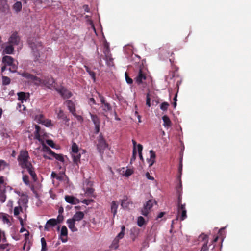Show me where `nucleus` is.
Wrapping results in <instances>:
<instances>
[{"mask_svg":"<svg viewBox=\"0 0 251 251\" xmlns=\"http://www.w3.org/2000/svg\"><path fill=\"white\" fill-rule=\"evenodd\" d=\"M30 157L28 151L21 150L17 158L19 165L23 169H26L34 181L37 179V176L34 168L30 161Z\"/></svg>","mask_w":251,"mask_h":251,"instance_id":"1","label":"nucleus"},{"mask_svg":"<svg viewBox=\"0 0 251 251\" xmlns=\"http://www.w3.org/2000/svg\"><path fill=\"white\" fill-rule=\"evenodd\" d=\"M28 42L29 46L32 50L34 61H39L40 57V51L43 48L41 42L34 38H29Z\"/></svg>","mask_w":251,"mask_h":251,"instance_id":"2","label":"nucleus"},{"mask_svg":"<svg viewBox=\"0 0 251 251\" xmlns=\"http://www.w3.org/2000/svg\"><path fill=\"white\" fill-rule=\"evenodd\" d=\"M93 182L88 179H86L83 183V190L84 191L85 196L88 197H96L94 191L95 189L93 187Z\"/></svg>","mask_w":251,"mask_h":251,"instance_id":"3","label":"nucleus"},{"mask_svg":"<svg viewBox=\"0 0 251 251\" xmlns=\"http://www.w3.org/2000/svg\"><path fill=\"white\" fill-rule=\"evenodd\" d=\"M108 145L104 139L103 136L100 133L97 139L96 146L99 152L103 153L104 150L108 147Z\"/></svg>","mask_w":251,"mask_h":251,"instance_id":"4","label":"nucleus"},{"mask_svg":"<svg viewBox=\"0 0 251 251\" xmlns=\"http://www.w3.org/2000/svg\"><path fill=\"white\" fill-rule=\"evenodd\" d=\"M18 74L23 77L34 82V84L39 86L41 83V78L26 72H18Z\"/></svg>","mask_w":251,"mask_h":251,"instance_id":"5","label":"nucleus"},{"mask_svg":"<svg viewBox=\"0 0 251 251\" xmlns=\"http://www.w3.org/2000/svg\"><path fill=\"white\" fill-rule=\"evenodd\" d=\"M154 203H156V201L153 200H149L146 203L144 204L143 208L141 209V214L144 216H147L150 212L151 208L152 207Z\"/></svg>","mask_w":251,"mask_h":251,"instance_id":"6","label":"nucleus"},{"mask_svg":"<svg viewBox=\"0 0 251 251\" xmlns=\"http://www.w3.org/2000/svg\"><path fill=\"white\" fill-rule=\"evenodd\" d=\"M147 78V74L145 70L140 68L138 74L135 78V82L140 85L143 83V81Z\"/></svg>","mask_w":251,"mask_h":251,"instance_id":"7","label":"nucleus"},{"mask_svg":"<svg viewBox=\"0 0 251 251\" xmlns=\"http://www.w3.org/2000/svg\"><path fill=\"white\" fill-rule=\"evenodd\" d=\"M55 83L54 79L51 77H45L44 79H41L40 85L43 84L50 89L54 88H56L54 84Z\"/></svg>","mask_w":251,"mask_h":251,"instance_id":"8","label":"nucleus"},{"mask_svg":"<svg viewBox=\"0 0 251 251\" xmlns=\"http://www.w3.org/2000/svg\"><path fill=\"white\" fill-rule=\"evenodd\" d=\"M199 240H202L204 242L200 251H208L209 248L207 246L208 243V237L207 235L201 234L199 236Z\"/></svg>","mask_w":251,"mask_h":251,"instance_id":"9","label":"nucleus"},{"mask_svg":"<svg viewBox=\"0 0 251 251\" xmlns=\"http://www.w3.org/2000/svg\"><path fill=\"white\" fill-rule=\"evenodd\" d=\"M103 53L105 55V59L107 65L108 66H112L114 65L113 59L111 56V54L110 53V50L108 48L106 49L103 51Z\"/></svg>","mask_w":251,"mask_h":251,"instance_id":"10","label":"nucleus"},{"mask_svg":"<svg viewBox=\"0 0 251 251\" xmlns=\"http://www.w3.org/2000/svg\"><path fill=\"white\" fill-rule=\"evenodd\" d=\"M55 90L61 95L64 99H68L72 96V93L64 87L55 88Z\"/></svg>","mask_w":251,"mask_h":251,"instance_id":"11","label":"nucleus"},{"mask_svg":"<svg viewBox=\"0 0 251 251\" xmlns=\"http://www.w3.org/2000/svg\"><path fill=\"white\" fill-rule=\"evenodd\" d=\"M185 207V203H184L183 205H181L180 206L177 207L178 213L180 215V218L181 221H183L187 217V211Z\"/></svg>","mask_w":251,"mask_h":251,"instance_id":"12","label":"nucleus"},{"mask_svg":"<svg viewBox=\"0 0 251 251\" xmlns=\"http://www.w3.org/2000/svg\"><path fill=\"white\" fill-rule=\"evenodd\" d=\"M9 42L10 44L17 45L19 44L20 42V37L18 36L17 32L13 33L10 36Z\"/></svg>","mask_w":251,"mask_h":251,"instance_id":"13","label":"nucleus"},{"mask_svg":"<svg viewBox=\"0 0 251 251\" xmlns=\"http://www.w3.org/2000/svg\"><path fill=\"white\" fill-rule=\"evenodd\" d=\"M130 204H132L131 201L128 200L127 196H124L123 199L121 200V206L123 208H128Z\"/></svg>","mask_w":251,"mask_h":251,"instance_id":"14","label":"nucleus"},{"mask_svg":"<svg viewBox=\"0 0 251 251\" xmlns=\"http://www.w3.org/2000/svg\"><path fill=\"white\" fill-rule=\"evenodd\" d=\"M64 103L66 105L69 110L72 114L76 111L75 104L72 100H67Z\"/></svg>","mask_w":251,"mask_h":251,"instance_id":"15","label":"nucleus"},{"mask_svg":"<svg viewBox=\"0 0 251 251\" xmlns=\"http://www.w3.org/2000/svg\"><path fill=\"white\" fill-rule=\"evenodd\" d=\"M57 224V221L55 219H50L48 220L45 226L44 229L46 231H49V226H54Z\"/></svg>","mask_w":251,"mask_h":251,"instance_id":"16","label":"nucleus"},{"mask_svg":"<svg viewBox=\"0 0 251 251\" xmlns=\"http://www.w3.org/2000/svg\"><path fill=\"white\" fill-rule=\"evenodd\" d=\"M67 234H68L67 228L65 226H63L61 228L60 235L62 237L61 238V239L62 241L64 243L66 242L67 241Z\"/></svg>","mask_w":251,"mask_h":251,"instance_id":"17","label":"nucleus"},{"mask_svg":"<svg viewBox=\"0 0 251 251\" xmlns=\"http://www.w3.org/2000/svg\"><path fill=\"white\" fill-rule=\"evenodd\" d=\"M68 227L72 232H76L77 231V228L75 226V221L72 219H69L67 220Z\"/></svg>","mask_w":251,"mask_h":251,"instance_id":"18","label":"nucleus"},{"mask_svg":"<svg viewBox=\"0 0 251 251\" xmlns=\"http://www.w3.org/2000/svg\"><path fill=\"white\" fill-rule=\"evenodd\" d=\"M65 199L67 202L72 204H76L78 202V200L76 198L72 196H65Z\"/></svg>","mask_w":251,"mask_h":251,"instance_id":"19","label":"nucleus"},{"mask_svg":"<svg viewBox=\"0 0 251 251\" xmlns=\"http://www.w3.org/2000/svg\"><path fill=\"white\" fill-rule=\"evenodd\" d=\"M150 158L147 159L148 162L149 163V167H151L155 161V153L153 150L150 151Z\"/></svg>","mask_w":251,"mask_h":251,"instance_id":"20","label":"nucleus"},{"mask_svg":"<svg viewBox=\"0 0 251 251\" xmlns=\"http://www.w3.org/2000/svg\"><path fill=\"white\" fill-rule=\"evenodd\" d=\"M84 217V214L83 212L78 211L76 212L71 218L74 221H79L82 220Z\"/></svg>","mask_w":251,"mask_h":251,"instance_id":"21","label":"nucleus"},{"mask_svg":"<svg viewBox=\"0 0 251 251\" xmlns=\"http://www.w3.org/2000/svg\"><path fill=\"white\" fill-rule=\"evenodd\" d=\"M2 62L5 64V65H11L14 63V59L10 56H5L2 58Z\"/></svg>","mask_w":251,"mask_h":251,"instance_id":"22","label":"nucleus"},{"mask_svg":"<svg viewBox=\"0 0 251 251\" xmlns=\"http://www.w3.org/2000/svg\"><path fill=\"white\" fill-rule=\"evenodd\" d=\"M72 156L73 158L74 163L75 165L78 166V164L80 162V153L79 152L77 153H72Z\"/></svg>","mask_w":251,"mask_h":251,"instance_id":"23","label":"nucleus"},{"mask_svg":"<svg viewBox=\"0 0 251 251\" xmlns=\"http://www.w3.org/2000/svg\"><path fill=\"white\" fill-rule=\"evenodd\" d=\"M118 207V202L116 201H112L111 203V211L113 214V217H115L117 214Z\"/></svg>","mask_w":251,"mask_h":251,"instance_id":"24","label":"nucleus"},{"mask_svg":"<svg viewBox=\"0 0 251 251\" xmlns=\"http://www.w3.org/2000/svg\"><path fill=\"white\" fill-rule=\"evenodd\" d=\"M22 3L20 1H17L13 4L12 6L13 9L16 13H19V12H20L22 10Z\"/></svg>","mask_w":251,"mask_h":251,"instance_id":"25","label":"nucleus"},{"mask_svg":"<svg viewBox=\"0 0 251 251\" xmlns=\"http://www.w3.org/2000/svg\"><path fill=\"white\" fill-rule=\"evenodd\" d=\"M57 117L58 118L62 119L66 122L69 121V119L67 118V116L64 114L63 111L61 109H59L57 113Z\"/></svg>","mask_w":251,"mask_h":251,"instance_id":"26","label":"nucleus"},{"mask_svg":"<svg viewBox=\"0 0 251 251\" xmlns=\"http://www.w3.org/2000/svg\"><path fill=\"white\" fill-rule=\"evenodd\" d=\"M162 120L163 121V125L165 127H169L171 126V121L170 120L169 117L167 115H164L162 117Z\"/></svg>","mask_w":251,"mask_h":251,"instance_id":"27","label":"nucleus"},{"mask_svg":"<svg viewBox=\"0 0 251 251\" xmlns=\"http://www.w3.org/2000/svg\"><path fill=\"white\" fill-rule=\"evenodd\" d=\"M35 132H34V136H35V139L38 140L39 141L40 140V130H41V128L39 126L37 125H36L35 126Z\"/></svg>","mask_w":251,"mask_h":251,"instance_id":"28","label":"nucleus"},{"mask_svg":"<svg viewBox=\"0 0 251 251\" xmlns=\"http://www.w3.org/2000/svg\"><path fill=\"white\" fill-rule=\"evenodd\" d=\"M91 118L94 123L95 125L100 124V120L99 118L96 115H94L90 113Z\"/></svg>","mask_w":251,"mask_h":251,"instance_id":"29","label":"nucleus"},{"mask_svg":"<svg viewBox=\"0 0 251 251\" xmlns=\"http://www.w3.org/2000/svg\"><path fill=\"white\" fill-rule=\"evenodd\" d=\"M35 119L38 123L40 124H42L43 121H45V120L46 119V118L42 114H40L39 115H37L35 116Z\"/></svg>","mask_w":251,"mask_h":251,"instance_id":"30","label":"nucleus"},{"mask_svg":"<svg viewBox=\"0 0 251 251\" xmlns=\"http://www.w3.org/2000/svg\"><path fill=\"white\" fill-rule=\"evenodd\" d=\"M79 152V147L76 143L73 142L72 145V153H77Z\"/></svg>","mask_w":251,"mask_h":251,"instance_id":"31","label":"nucleus"},{"mask_svg":"<svg viewBox=\"0 0 251 251\" xmlns=\"http://www.w3.org/2000/svg\"><path fill=\"white\" fill-rule=\"evenodd\" d=\"M14 48L12 45L7 46L4 49L5 53L8 54H12Z\"/></svg>","mask_w":251,"mask_h":251,"instance_id":"32","label":"nucleus"},{"mask_svg":"<svg viewBox=\"0 0 251 251\" xmlns=\"http://www.w3.org/2000/svg\"><path fill=\"white\" fill-rule=\"evenodd\" d=\"M41 242L42 245V248L41 251H47V246L46 240L44 237H42L41 239Z\"/></svg>","mask_w":251,"mask_h":251,"instance_id":"33","label":"nucleus"},{"mask_svg":"<svg viewBox=\"0 0 251 251\" xmlns=\"http://www.w3.org/2000/svg\"><path fill=\"white\" fill-rule=\"evenodd\" d=\"M8 244H0V251H9L10 248Z\"/></svg>","mask_w":251,"mask_h":251,"instance_id":"34","label":"nucleus"},{"mask_svg":"<svg viewBox=\"0 0 251 251\" xmlns=\"http://www.w3.org/2000/svg\"><path fill=\"white\" fill-rule=\"evenodd\" d=\"M102 110L105 112L110 111L112 109L111 106L108 102H106V103L102 104Z\"/></svg>","mask_w":251,"mask_h":251,"instance_id":"35","label":"nucleus"},{"mask_svg":"<svg viewBox=\"0 0 251 251\" xmlns=\"http://www.w3.org/2000/svg\"><path fill=\"white\" fill-rule=\"evenodd\" d=\"M176 191L177 194H182V185L181 180L180 179V177H179V184L176 188Z\"/></svg>","mask_w":251,"mask_h":251,"instance_id":"36","label":"nucleus"},{"mask_svg":"<svg viewBox=\"0 0 251 251\" xmlns=\"http://www.w3.org/2000/svg\"><path fill=\"white\" fill-rule=\"evenodd\" d=\"M125 226L123 225L121 226V232L117 235V238L119 239H122L125 235Z\"/></svg>","mask_w":251,"mask_h":251,"instance_id":"37","label":"nucleus"},{"mask_svg":"<svg viewBox=\"0 0 251 251\" xmlns=\"http://www.w3.org/2000/svg\"><path fill=\"white\" fill-rule=\"evenodd\" d=\"M137 149H138V151L140 159L142 161H143V157L142 154V150H143L142 145L141 144H139L137 145Z\"/></svg>","mask_w":251,"mask_h":251,"instance_id":"38","label":"nucleus"},{"mask_svg":"<svg viewBox=\"0 0 251 251\" xmlns=\"http://www.w3.org/2000/svg\"><path fill=\"white\" fill-rule=\"evenodd\" d=\"M85 69L86 71L89 73L90 75L91 76L92 78L94 80V81H95V73L91 71L90 69L87 66H85Z\"/></svg>","mask_w":251,"mask_h":251,"instance_id":"39","label":"nucleus"},{"mask_svg":"<svg viewBox=\"0 0 251 251\" xmlns=\"http://www.w3.org/2000/svg\"><path fill=\"white\" fill-rule=\"evenodd\" d=\"M145 221L142 216H139L137 220V225L139 227H142L145 224Z\"/></svg>","mask_w":251,"mask_h":251,"instance_id":"40","label":"nucleus"},{"mask_svg":"<svg viewBox=\"0 0 251 251\" xmlns=\"http://www.w3.org/2000/svg\"><path fill=\"white\" fill-rule=\"evenodd\" d=\"M53 157L61 162H64V156L62 154L55 153Z\"/></svg>","mask_w":251,"mask_h":251,"instance_id":"41","label":"nucleus"},{"mask_svg":"<svg viewBox=\"0 0 251 251\" xmlns=\"http://www.w3.org/2000/svg\"><path fill=\"white\" fill-rule=\"evenodd\" d=\"M169 106V104L167 102H163L161 104L160 108L162 111H166L168 109Z\"/></svg>","mask_w":251,"mask_h":251,"instance_id":"42","label":"nucleus"},{"mask_svg":"<svg viewBox=\"0 0 251 251\" xmlns=\"http://www.w3.org/2000/svg\"><path fill=\"white\" fill-rule=\"evenodd\" d=\"M2 79L3 85H7L10 83L11 80H10V79L8 77L5 76H2Z\"/></svg>","mask_w":251,"mask_h":251,"instance_id":"43","label":"nucleus"},{"mask_svg":"<svg viewBox=\"0 0 251 251\" xmlns=\"http://www.w3.org/2000/svg\"><path fill=\"white\" fill-rule=\"evenodd\" d=\"M18 99L20 100H23L25 99L26 95L25 92H21L18 93Z\"/></svg>","mask_w":251,"mask_h":251,"instance_id":"44","label":"nucleus"},{"mask_svg":"<svg viewBox=\"0 0 251 251\" xmlns=\"http://www.w3.org/2000/svg\"><path fill=\"white\" fill-rule=\"evenodd\" d=\"M22 211V208L21 206H19L15 207L14 209V215L15 216H17L19 214L20 211Z\"/></svg>","mask_w":251,"mask_h":251,"instance_id":"45","label":"nucleus"},{"mask_svg":"<svg viewBox=\"0 0 251 251\" xmlns=\"http://www.w3.org/2000/svg\"><path fill=\"white\" fill-rule=\"evenodd\" d=\"M8 215L6 214H2V216L1 217L2 221L5 223L8 224L10 223V220L8 219Z\"/></svg>","mask_w":251,"mask_h":251,"instance_id":"46","label":"nucleus"},{"mask_svg":"<svg viewBox=\"0 0 251 251\" xmlns=\"http://www.w3.org/2000/svg\"><path fill=\"white\" fill-rule=\"evenodd\" d=\"M42 124L45 125L47 127L52 126V125L51 124V121L50 120L46 119L45 120V121H43Z\"/></svg>","mask_w":251,"mask_h":251,"instance_id":"47","label":"nucleus"},{"mask_svg":"<svg viewBox=\"0 0 251 251\" xmlns=\"http://www.w3.org/2000/svg\"><path fill=\"white\" fill-rule=\"evenodd\" d=\"M137 151L135 148H133V152L132 155L130 159V162L132 163L133 161H135L136 158Z\"/></svg>","mask_w":251,"mask_h":251,"instance_id":"48","label":"nucleus"},{"mask_svg":"<svg viewBox=\"0 0 251 251\" xmlns=\"http://www.w3.org/2000/svg\"><path fill=\"white\" fill-rule=\"evenodd\" d=\"M125 78L126 82L129 84H131L133 83V80L130 77H129L128 74L126 72L125 73Z\"/></svg>","mask_w":251,"mask_h":251,"instance_id":"49","label":"nucleus"},{"mask_svg":"<svg viewBox=\"0 0 251 251\" xmlns=\"http://www.w3.org/2000/svg\"><path fill=\"white\" fill-rule=\"evenodd\" d=\"M9 66H10L9 70L11 72L14 73L16 71L17 66L14 63L12 64L11 65H9Z\"/></svg>","mask_w":251,"mask_h":251,"instance_id":"50","label":"nucleus"},{"mask_svg":"<svg viewBox=\"0 0 251 251\" xmlns=\"http://www.w3.org/2000/svg\"><path fill=\"white\" fill-rule=\"evenodd\" d=\"M23 182H24V183L26 185H28L29 183V177H28V176L27 175H24L23 176Z\"/></svg>","mask_w":251,"mask_h":251,"instance_id":"51","label":"nucleus"},{"mask_svg":"<svg viewBox=\"0 0 251 251\" xmlns=\"http://www.w3.org/2000/svg\"><path fill=\"white\" fill-rule=\"evenodd\" d=\"M178 196L177 198V207L180 206L181 205H183L182 203V194H177Z\"/></svg>","mask_w":251,"mask_h":251,"instance_id":"52","label":"nucleus"},{"mask_svg":"<svg viewBox=\"0 0 251 251\" xmlns=\"http://www.w3.org/2000/svg\"><path fill=\"white\" fill-rule=\"evenodd\" d=\"M146 105L149 107L151 106L150 94L149 93L146 95Z\"/></svg>","mask_w":251,"mask_h":251,"instance_id":"53","label":"nucleus"},{"mask_svg":"<svg viewBox=\"0 0 251 251\" xmlns=\"http://www.w3.org/2000/svg\"><path fill=\"white\" fill-rule=\"evenodd\" d=\"M7 163L4 160H0V171L1 169H4Z\"/></svg>","mask_w":251,"mask_h":251,"instance_id":"54","label":"nucleus"},{"mask_svg":"<svg viewBox=\"0 0 251 251\" xmlns=\"http://www.w3.org/2000/svg\"><path fill=\"white\" fill-rule=\"evenodd\" d=\"M93 201H94V200L92 199H84L82 201V202L83 204H85L88 205Z\"/></svg>","mask_w":251,"mask_h":251,"instance_id":"55","label":"nucleus"},{"mask_svg":"<svg viewBox=\"0 0 251 251\" xmlns=\"http://www.w3.org/2000/svg\"><path fill=\"white\" fill-rule=\"evenodd\" d=\"M46 143L52 148H54L55 146V144L52 140L48 139L46 140Z\"/></svg>","mask_w":251,"mask_h":251,"instance_id":"56","label":"nucleus"},{"mask_svg":"<svg viewBox=\"0 0 251 251\" xmlns=\"http://www.w3.org/2000/svg\"><path fill=\"white\" fill-rule=\"evenodd\" d=\"M42 150L43 152L47 153L48 151H49L50 150V149L49 147H48L44 144H42Z\"/></svg>","mask_w":251,"mask_h":251,"instance_id":"57","label":"nucleus"},{"mask_svg":"<svg viewBox=\"0 0 251 251\" xmlns=\"http://www.w3.org/2000/svg\"><path fill=\"white\" fill-rule=\"evenodd\" d=\"M74 116H75L78 121H83V118L81 116L77 115L76 113V111L75 113H72Z\"/></svg>","mask_w":251,"mask_h":251,"instance_id":"58","label":"nucleus"},{"mask_svg":"<svg viewBox=\"0 0 251 251\" xmlns=\"http://www.w3.org/2000/svg\"><path fill=\"white\" fill-rule=\"evenodd\" d=\"M64 219L63 216L61 214H59L57 217V219L56 220L57 221V224L61 223Z\"/></svg>","mask_w":251,"mask_h":251,"instance_id":"59","label":"nucleus"},{"mask_svg":"<svg viewBox=\"0 0 251 251\" xmlns=\"http://www.w3.org/2000/svg\"><path fill=\"white\" fill-rule=\"evenodd\" d=\"M99 96L100 99V101L102 104L107 102L105 101L104 97L102 96L101 95H100V93H99Z\"/></svg>","mask_w":251,"mask_h":251,"instance_id":"60","label":"nucleus"},{"mask_svg":"<svg viewBox=\"0 0 251 251\" xmlns=\"http://www.w3.org/2000/svg\"><path fill=\"white\" fill-rule=\"evenodd\" d=\"M89 104L90 105H92L93 104H96V101H95V100L94 99V98H91L89 99Z\"/></svg>","mask_w":251,"mask_h":251,"instance_id":"61","label":"nucleus"},{"mask_svg":"<svg viewBox=\"0 0 251 251\" xmlns=\"http://www.w3.org/2000/svg\"><path fill=\"white\" fill-rule=\"evenodd\" d=\"M6 201V196L5 195H4V194H1V196H0V201L2 202V203H3L5 201Z\"/></svg>","mask_w":251,"mask_h":251,"instance_id":"62","label":"nucleus"},{"mask_svg":"<svg viewBox=\"0 0 251 251\" xmlns=\"http://www.w3.org/2000/svg\"><path fill=\"white\" fill-rule=\"evenodd\" d=\"M146 177L149 180H153L154 179V178L153 176H150V174L149 172H147L146 173Z\"/></svg>","mask_w":251,"mask_h":251,"instance_id":"63","label":"nucleus"},{"mask_svg":"<svg viewBox=\"0 0 251 251\" xmlns=\"http://www.w3.org/2000/svg\"><path fill=\"white\" fill-rule=\"evenodd\" d=\"M100 124L95 125V133L97 134L100 132Z\"/></svg>","mask_w":251,"mask_h":251,"instance_id":"64","label":"nucleus"}]
</instances>
